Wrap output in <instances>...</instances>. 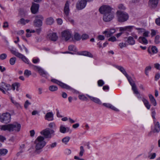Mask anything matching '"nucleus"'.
<instances>
[{
	"label": "nucleus",
	"instance_id": "680f3d73",
	"mask_svg": "<svg viewBox=\"0 0 160 160\" xmlns=\"http://www.w3.org/2000/svg\"><path fill=\"white\" fill-rule=\"evenodd\" d=\"M119 45L120 48H122L123 47H125L127 46L126 44L123 42L120 43L119 44Z\"/></svg>",
	"mask_w": 160,
	"mask_h": 160
},
{
	"label": "nucleus",
	"instance_id": "39448f33",
	"mask_svg": "<svg viewBox=\"0 0 160 160\" xmlns=\"http://www.w3.org/2000/svg\"><path fill=\"white\" fill-rule=\"evenodd\" d=\"M69 12V3L68 1H67L65 4L64 8V18L67 20H68L71 23L73 24L74 23V20L68 17Z\"/></svg>",
	"mask_w": 160,
	"mask_h": 160
},
{
	"label": "nucleus",
	"instance_id": "13d9d810",
	"mask_svg": "<svg viewBox=\"0 0 160 160\" xmlns=\"http://www.w3.org/2000/svg\"><path fill=\"white\" fill-rule=\"evenodd\" d=\"M117 39L116 37L114 36L112 37L109 38L108 39L109 41H111L112 42L115 41Z\"/></svg>",
	"mask_w": 160,
	"mask_h": 160
},
{
	"label": "nucleus",
	"instance_id": "a19ab883",
	"mask_svg": "<svg viewBox=\"0 0 160 160\" xmlns=\"http://www.w3.org/2000/svg\"><path fill=\"white\" fill-rule=\"evenodd\" d=\"M151 69V67L150 66L147 67L145 69V72L147 76L148 75V72Z\"/></svg>",
	"mask_w": 160,
	"mask_h": 160
},
{
	"label": "nucleus",
	"instance_id": "3c124183",
	"mask_svg": "<svg viewBox=\"0 0 160 160\" xmlns=\"http://www.w3.org/2000/svg\"><path fill=\"white\" fill-rule=\"evenodd\" d=\"M118 8L121 10H124L126 9L125 7L122 4H120L118 6Z\"/></svg>",
	"mask_w": 160,
	"mask_h": 160
},
{
	"label": "nucleus",
	"instance_id": "0eeeda50",
	"mask_svg": "<svg viewBox=\"0 0 160 160\" xmlns=\"http://www.w3.org/2000/svg\"><path fill=\"white\" fill-rule=\"evenodd\" d=\"M11 120V115L8 112L2 114L0 116V121L4 123H8Z\"/></svg>",
	"mask_w": 160,
	"mask_h": 160
},
{
	"label": "nucleus",
	"instance_id": "e433bc0d",
	"mask_svg": "<svg viewBox=\"0 0 160 160\" xmlns=\"http://www.w3.org/2000/svg\"><path fill=\"white\" fill-rule=\"evenodd\" d=\"M16 60V58L15 57L11 58L9 60V62L11 65H13L15 64Z\"/></svg>",
	"mask_w": 160,
	"mask_h": 160
},
{
	"label": "nucleus",
	"instance_id": "9b49d317",
	"mask_svg": "<svg viewBox=\"0 0 160 160\" xmlns=\"http://www.w3.org/2000/svg\"><path fill=\"white\" fill-rule=\"evenodd\" d=\"M86 0H79L76 4V8L79 10L84 8L87 4Z\"/></svg>",
	"mask_w": 160,
	"mask_h": 160
},
{
	"label": "nucleus",
	"instance_id": "6ab92c4d",
	"mask_svg": "<svg viewBox=\"0 0 160 160\" xmlns=\"http://www.w3.org/2000/svg\"><path fill=\"white\" fill-rule=\"evenodd\" d=\"M160 131V125L158 122H157L156 123L154 122V129L152 130V132L154 133H158Z\"/></svg>",
	"mask_w": 160,
	"mask_h": 160
},
{
	"label": "nucleus",
	"instance_id": "a18cd8bd",
	"mask_svg": "<svg viewBox=\"0 0 160 160\" xmlns=\"http://www.w3.org/2000/svg\"><path fill=\"white\" fill-rule=\"evenodd\" d=\"M88 35L86 34H83L81 37V38L82 40H86L88 39Z\"/></svg>",
	"mask_w": 160,
	"mask_h": 160
},
{
	"label": "nucleus",
	"instance_id": "4be33fe9",
	"mask_svg": "<svg viewBox=\"0 0 160 160\" xmlns=\"http://www.w3.org/2000/svg\"><path fill=\"white\" fill-rule=\"evenodd\" d=\"M102 104L104 106L107 108H110L111 109L116 112H119V110H118V109L117 108H116L110 103H103Z\"/></svg>",
	"mask_w": 160,
	"mask_h": 160
},
{
	"label": "nucleus",
	"instance_id": "2f4dec72",
	"mask_svg": "<svg viewBox=\"0 0 160 160\" xmlns=\"http://www.w3.org/2000/svg\"><path fill=\"white\" fill-rule=\"evenodd\" d=\"M57 145V143L56 142H54L51 144L47 145L46 147L48 149H51L56 147Z\"/></svg>",
	"mask_w": 160,
	"mask_h": 160
},
{
	"label": "nucleus",
	"instance_id": "393cba45",
	"mask_svg": "<svg viewBox=\"0 0 160 160\" xmlns=\"http://www.w3.org/2000/svg\"><path fill=\"white\" fill-rule=\"evenodd\" d=\"M69 130V128H66L62 125H61L60 127L59 131L62 133H64L66 132H68Z\"/></svg>",
	"mask_w": 160,
	"mask_h": 160
},
{
	"label": "nucleus",
	"instance_id": "052dcab7",
	"mask_svg": "<svg viewBox=\"0 0 160 160\" xmlns=\"http://www.w3.org/2000/svg\"><path fill=\"white\" fill-rule=\"evenodd\" d=\"M155 68L157 69L160 70V64L158 63H155L154 64Z\"/></svg>",
	"mask_w": 160,
	"mask_h": 160
},
{
	"label": "nucleus",
	"instance_id": "e2e57ef3",
	"mask_svg": "<svg viewBox=\"0 0 160 160\" xmlns=\"http://www.w3.org/2000/svg\"><path fill=\"white\" fill-rule=\"evenodd\" d=\"M156 156V154L155 153H153L152 154L151 156H149V158L150 159H153L155 158Z\"/></svg>",
	"mask_w": 160,
	"mask_h": 160
},
{
	"label": "nucleus",
	"instance_id": "bb28decb",
	"mask_svg": "<svg viewBox=\"0 0 160 160\" xmlns=\"http://www.w3.org/2000/svg\"><path fill=\"white\" fill-rule=\"evenodd\" d=\"M142 101L144 105L148 109H149L150 108L151 105L150 104L148 101L146 99L144 98H142Z\"/></svg>",
	"mask_w": 160,
	"mask_h": 160
},
{
	"label": "nucleus",
	"instance_id": "a878e982",
	"mask_svg": "<svg viewBox=\"0 0 160 160\" xmlns=\"http://www.w3.org/2000/svg\"><path fill=\"white\" fill-rule=\"evenodd\" d=\"M148 97L151 103L154 106H156L157 104V103L154 97L151 94H149L148 95Z\"/></svg>",
	"mask_w": 160,
	"mask_h": 160
},
{
	"label": "nucleus",
	"instance_id": "49530a36",
	"mask_svg": "<svg viewBox=\"0 0 160 160\" xmlns=\"http://www.w3.org/2000/svg\"><path fill=\"white\" fill-rule=\"evenodd\" d=\"M2 84H4L5 85V87H6V88H5V89L6 90L8 91V90H10L11 89V86L10 84H5L3 82H2Z\"/></svg>",
	"mask_w": 160,
	"mask_h": 160
},
{
	"label": "nucleus",
	"instance_id": "6e6d98bb",
	"mask_svg": "<svg viewBox=\"0 0 160 160\" xmlns=\"http://www.w3.org/2000/svg\"><path fill=\"white\" fill-rule=\"evenodd\" d=\"M97 39L98 40H103L104 39V37L102 35H99L97 37Z\"/></svg>",
	"mask_w": 160,
	"mask_h": 160
},
{
	"label": "nucleus",
	"instance_id": "de8ad7c7",
	"mask_svg": "<svg viewBox=\"0 0 160 160\" xmlns=\"http://www.w3.org/2000/svg\"><path fill=\"white\" fill-rule=\"evenodd\" d=\"M31 104V103L29 102L28 100H27L24 103V107L26 109H27L28 106Z\"/></svg>",
	"mask_w": 160,
	"mask_h": 160
},
{
	"label": "nucleus",
	"instance_id": "69168bd1",
	"mask_svg": "<svg viewBox=\"0 0 160 160\" xmlns=\"http://www.w3.org/2000/svg\"><path fill=\"white\" fill-rule=\"evenodd\" d=\"M57 21L59 25H61L62 23V20L61 18H58L57 19Z\"/></svg>",
	"mask_w": 160,
	"mask_h": 160
},
{
	"label": "nucleus",
	"instance_id": "79ce46f5",
	"mask_svg": "<svg viewBox=\"0 0 160 160\" xmlns=\"http://www.w3.org/2000/svg\"><path fill=\"white\" fill-rule=\"evenodd\" d=\"M79 98L80 99L83 101L87 100L88 99L84 95H81L79 96Z\"/></svg>",
	"mask_w": 160,
	"mask_h": 160
},
{
	"label": "nucleus",
	"instance_id": "bf43d9fd",
	"mask_svg": "<svg viewBox=\"0 0 160 160\" xmlns=\"http://www.w3.org/2000/svg\"><path fill=\"white\" fill-rule=\"evenodd\" d=\"M160 77V74L159 73H157L156 74L155 77V80L157 81L159 79Z\"/></svg>",
	"mask_w": 160,
	"mask_h": 160
},
{
	"label": "nucleus",
	"instance_id": "603ef678",
	"mask_svg": "<svg viewBox=\"0 0 160 160\" xmlns=\"http://www.w3.org/2000/svg\"><path fill=\"white\" fill-rule=\"evenodd\" d=\"M160 38V37L159 35H157L155 37V42L156 44H158L159 42L160 41L159 40Z\"/></svg>",
	"mask_w": 160,
	"mask_h": 160
},
{
	"label": "nucleus",
	"instance_id": "338daca9",
	"mask_svg": "<svg viewBox=\"0 0 160 160\" xmlns=\"http://www.w3.org/2000/svg\"><path fill=\"white\" fill-rule=\"evenodd\" d=\"M131 35L134 39H137L138 38L137 35L133 32L131 33Z\"/></svg>",
	"mask_w": 160,
	"mask_h": 160
},
{
	"label": "nucleus",
	"instance_id": "c756f323",
	"mask_svg": "<svg viewBox=\"0 0 160 160\" xmlns=\"http://www.w3.org/2000/svg\"><path fill=\"white\" fill-rule=\"evenodd\" d=\"M54 22V20L52 17H49L46 20V23L47 24L51 25Z\"/></svg>",
	"mask_w": 160,
	"mask_h": 160
},
{
	"label": "nucleus",
	"instance_id": "9d476101",
	"mask_svg": "<svg viewBox=\"0 0 160 160\" xmlns=\"http://www.w3.org/2000/svg\"><path fill=\"white\" fill-rule=\"evenodd\" d=\"M127 78L130 84L132 86V90L133 91V93L135 94H139V92L137 89L135 83L131 77L128 76V77H127Z\"/></svg>",
	"mask_w": 160,
	"mask_h": 160
},
{
	"label": "nucleus",
	"instance_id": "c9c22d12",
	"mask_svg": "<svg viewBox=\"0 0 160 160\" xmlns=\"http://www.w3.org/2000/svg\"><path fill=\"white\" fill-rule=\"evenodd\" d=\"M58 87L57 86L54 85L50 86L49 88V90L52 92L56 91L58 90Z\"/></svg>",
	"mask_w": 160,
	"mask_h": 160
},
{
	"label": "nucleus",
	"instance_id": "cd10ccee",
	"mask_svg": "<svg viewBox=\"0 0 160 160\" xmlns=\"http://www.w3.org/2000/svg\"><path fill=\"white\" fill-rule=\"evenodd\" d=\"M116 67L117 69L119 70L126 77V78L129 76L127 74L125 69L123 67L121 66H117Z\"/></svg>",
	"mask_w": 160,
	"mask_h": 160
},
{
	"label": "nucleus",
	"instance_id": "5701e85b",
	"mask_svg": "<svg viewBox=\"0 0 160 160\" xmlns=\"http://www.w3.org/2000/svg\"><path fill=\"white\" fill-rule=\"evenodd\" d=\"M86 95L89 98L90 100L93 101L95 103H97L98 104L100 105L102 104V102L100 99L97 98L89 96L88 94H86Z\"/></svg>",
	"mask_w": 160,
	"mask_h": 160
},
{
	"label": "nucleus",
	"instance_id": "4468645a",
	"mask_svg": "<svg viewBox=\"0 0 160 160\" xmlns=\"http://www.w3.org/2000/svg\"><path fill=\"white\" fill-rule=\"evenodd\" d=\"M71 36V33L68 30H65L62 32V38L66 41H67L70 39Z\"/></svg>",
	"mask_w": 160,
	"mask_h": 160
},
{
	"label": "nucleus",
	"instance_id": "7ed1b4c3",
	"mask_svg": "<svg viewBox=\"0 0 160 160\" xmlns=\"http://www.w3.org/2000/svg\"><path fill=\"white\" fill-rule=\"evenodd\" d=\"M44 138L43 137L39 136L38 137L35 141L34 143L35 144L36 150L42 149L46 145V142L44 141Z\"/></svg>",
	"mask_w": 160,
	"mask_h": 160
},
{
	"label": "nucleus",
	"instance_id": "37998d69",
	"mask_svg": "<svg viewBox=\"0 0 160 160\" xmlns=\"http://www.w3.org/2000/svg\"><path fill=\"white\" fill-rule=\"evenodd\" d=\"M7 57V54L6 53H2L0 55V59L1 60H3L6 58Z\"/></svg>",
	"mask_w": 160,
	"mask_h": 160
},
{
	"label": "nucleus",
	"instance_id": "72a5a7b5",
	"mask_svg": "<svg viewBox=\"0 0 160 160\" xmlns=\"http://www.w3.org/2000/svg\"><path fill=\"white\" fill-rule=\"evenodd\" d=\"M85 152V150L82 146H81L80 147V152L79 155L80 157H82Z\"/></svg>",
	"mask_w": 160,
	"mask_h": 160
},
{
	"label": "nucleus",
	"instance_id": "b1692460",
	"mask_svg": "<svg viewBox=\"0 0 160 160\" xmlns=\"http://www.w3.org/2000/svg\"><path fill=\"white\" fill-rule=\"evenodd\" d=\"M127 38L126 42L129 45H133L135 43V40L131 36H129Z\"/></svg>",
	"mask_w": 160,
	"mask_h": 160
},
{
	"label": "nucleus",
	"instance_id": "dca6fc26",
	"mask_svg": "<svg viewBox=\"0 0 160 160\" xmlns=\"http://www.w3.org/2000/svg\"><path fill=\"white\" fill-rule=\"evenodd\" d=\"M158 0H149L148 6L151 8H155L157 6L158 4Z\"/></svg>",
	"mask_w": 160,
	"mask_h": 160
},
{
	"label": "nucleus",
	"instance_id": "f257e3e1",
	"mask_svg": "<svg viewBox=\"0 0 160 160\" xmlns=\"http://www.w3.org/2000/svg\"><path fill=\"white\" fill-rule=\"evenodd\" d=\"M10 51L11 53L17 57L21 58L22 60L25 63L32 65L33 67V69L36 71H38L39 74L42 75H46V72H44L43 70L40 67L32 65L29 63L28 59L24 55L17 52L16 49L14 48H11Z\"/></svg>",
	"mask_w": 160,
	"mask_h": 160
},
{
	"label": "nucleus",
	"instance_id": "2eb2a0df",
	"mask_svg": "<svg viewBox=\"0 0 160 160\" xmlns=\"http://www.w3.org/2000/svg\"><path fill=\"white\" fill-rule=\"evenodd\" d=\"M47 38L52 41H56L58 37L56 33H51L47 35Z\"/></svg>",
	"mask_w": 160,
	"mask_h": 160
},
{
	"label": "nucleus",
	"instance_id": "f3484780",
	"mask_svg": "<svg viewBox=\"0 0 160 160\" xmlns=\"http://www.w3.org/2000/svg\"><path fill=\"white\" fill-rule=\"evenodd\" d=\"M39 5L38 4L33 3L31 8V10L32 13L35 14L36 13L38 10Z\"/></svg>",
	"mask_w": 160,
	"mask_h": 160
},
{
	"label": "nucleus",
	"instance_id": "f03ea898",
	"mask_svg": "<svg viewBox=\"0 0 160 160\" xmlns=\"http://www.w3.org/2000/svg\"><path fill=\"white\" fill-rule=\"evenodd\" d=\"M21 128V124L16 122L12 124L0 125V129L1 130H8L9 132L15 131L18 132L20 131Z\"/></svg>",
	"mask_w": 160,
	"mask_h": 160
},
{
	"label": "nucleus",
	"instance_id": "7c9ffc66",
	"mask_svg": "<svg viewBox=\"0 0 160 160\" xmlns=\"http://www.w3.org/2000/svg\"><path fill=\"white\" fill-rule=\"evenodd\" d=\"M29 22V20L28 19L25 20L24 19L22 18L18 22V23L25 25L26 23H28Z\"/></svg>",
	"mask_w": 160,
	"mask_h": 160
},
{
	"label": "nucleus",
	"instance_id": "20e7f679",
	"mask_svg": "<svg viewBox=\"0 0 160 160\" xmlns=\"http://www.w3.org/2000/svg\"><path fill=\"white\" fill-rule=\"evenodd\" d=\"M118 20L119 22H122L126 21L129 18V15L126 12L118 11L117 12Z\"/></svg>",
	"mask_w": 160,
	"mask_h": 160
},
{
	"label": "nucleus",
	"instance_id": "4d7b16f0",
	"mask_svg": "<svg viewBox=\"0 0 160 160\" xmlns=\"http://www.w3.org/2000/svg\"><path fill=\"white\" fill-rule=\"evenodd\" d=\"M12 102L17 107H18L20 106V105L16 101L13 100L12 98H11V99Z\"/></svg>",
	"mask_w": 160,
	"mask_h": 160
},
{
	"label": "nucleus",
	"instance_id": "412c9836",
	"mask_svg": "<svg viewBox=\"0 0 160 160\" xmlns=\"http://www.w3.org/2000/svg\"><path fill=\"white\" fill-rule=\"evenodd\" d=\"M77 54L79 55H84L91 58L93 57V55L90 52L87 51L78 52Z\"/></svg>",
	"mask_w": 160,
	"mask_h": 160
},
{
	"label": "nucleus",
	"instance_id": "6e6552de",
	"mask_svg": "<svg viewBox=\"0 0 160 160\" xmlns=\"http://www.w3.org/2000/svg\"><path fill=\"white\" fill-rule=\"evenodd\" d=\"M54 132L53 130L47 128L41 131L40 133L44 136V138H50L52 137L51 135H54Z\"/></svg>",
	"mask_w": 160,
	"mask_h": 160
},
{
	"label": "nucleus",
	"instance_id": "0e129e2a",
	"mask_svg": "<svg viewBox=\"0 0 160 160\" xmlns=\"http://www.w3.org/2000/svg\"><path fill=\"white\" fill-rule=\"evenodd\" d=\"M149 33V32L148 31H145L143 33V37H148V35Z\"/></svg>",
	"mask_w": 160,
	"mask_h": 160
},
{
	"label": "nucleus",
	"instance_id": "aec40b11",
	"mask_svg": "<svg viewBox=\"0 0 160 160\" xmlns=\"http://www.w3.org/2000/svg\"><path fill=\"white\" fill-rule=\"evenodd\" d=\"M53 114L52 112H48L46 114L45 117V119L48 121H52L53 120Z\"/></svg>",
	"mask_w": 160,
	"mask_h": 160
},
{
	"label": "nucleus",
	"instance_id": "423d86ee",
	"mask_svg": "<svg viewBox=\"0 0 160 160\" xmlns=\"http://www.w3.org/2000/svg\"><path fill=\"white\" fill-rule=\"evenodd\" d=\"M35 20L33 21V25L36 27L39 28L42 24V21L44 20L43 16L41 15H36L34 17Z\"/></svg>",
	"mask_w": 160,
	"mask_h": 160
},
{
	"label": "nucleus",
	"instance_id": "ea45409f",
	"mask_svg": "<svg viewBox=\"0 0 160 160\" xmlns=\"http://www.w3.org/2000/svg\"><path fill=\"white\" fill-rule=\"evenodd\" d=\"M68 50L70 51L75 52L76 51V48L73 45H69L68 47Z\"/></svg>",
	"mask_w": 160,
	"mask_h": 160
},
{
	"label": "nucleus",
	"instance_id": "ddd939ff",
	"mask_svg": "<svg viewBox=\"0 0 160 160\" xmlns=\"http://www.w3.org/2000/svg\"><path fill=\"white\" fill-rule=\"evenodd\" d=\"M114 15L112 12L103 15V20L106 22L111 21L114 18Z\"/></svg>",
	"mask_w": 160,
	"mask_h": 160
},
{
	"label": "nucleus",
	"instance_id": "5fc2aeb1",
	"mask_svg": "<svg viewBox=\"0 0 160 160\" xmlns=\"http://www.w3.org/2000/svg\"><path fill=\"white\" fill-rule=\"evenodd\" d=\"M126 27V31L128 32H131V30L132 29V28L133 27V26H127Z\"/></svg>",
	"mask_w": 160,
	"mask_h": 160
},
{
	"label": "nucleus",
	"instance_id": "58836bf2",
	"mask_svg": "<svg viewBox=\"0 0 160 160\" xmlns=\"http://www.w3.org/2000/svg\"><path fill=\"white\" fill-rule=\"evenodd\" d=\"M32 74L31 72L30 71L28 70H25L24 71V74L25 76L28 77L29 76L31 75Z\"/></svg>",
	"mask_w": 160,
	"mask_h": 160
},
{
	"label": "nucleus",
	"instance_id": "8fccbe9b",
	"mask_svg": "<svg viewBox=\"0 0 160 160\" xmlns=\"http://www.w3.org/2000/svg\"><path fill=\"white\" fill-rule=\"evenodd\" d=\"M98 85L99 86H102L104 84V81L102 80H99L98 82Z\"/></svg>",
	"mask_w": 160,
	"mask_h": 160
},
{
	"label": "nucleus",
	"instance_id": "c85d7f7f",
	"mask_svg": "<svg viewBox=\"0 0 160 160\" xmlns=\"http://www.w3.org/2000/svg\"><path fill=\"white\" fill-rule=\"evenodd\" d=\"M138 40L140 43L143 44H146L148 43V40L144 37H139Z\"/></svg>",
	"mask_w": 160,
	"mask_h": 160
},
{
	"label": "nucleus",
	"instance_id": "f704fd0d",
	"mask_svg": "<svg viewBox=\"0 0 160 160\" xmlns=\"http://www.w3.org/2000/svg\"><path fill=\"white\" fill-rule=\"evenodd\" d=\"M70 139V137L67 136L63 138L62 140V142L65 144H67Z\"/></svg>",
	"mask_w": 160,
	"mask_h": 160
},
{
	"label": "nucleus",
	"instance_id": "4c0bfd02",
	"mask_svg": "<svg viewBox=\"0 0 160 160\" xmlns=\"http://www.w3.org/2000/svg\"><path fill=\"white\" fill-rule=\"evenodd\" d=\"M20 86V84L18 82H15L12 85V88L13 90H14L15 89V87L18 88Z\"/></svg>",
	"mask_w": 160,
	"mask_h": 160
},
{
	"label": "nucleus",
	"instance_id": "864d4df0",
	"mask_svg": "<svg viewBox=\"0 0 160 160\" xmlns=\"http://www.w3.org/2000/svg\"><path fill=\"white\" fill-rule=\"evenodd\" d=\"M48 127L50 128H54L56 127V125L54 123L52 122L49 124Z\"/></svg>",
	"mask_w": 160,
	"mask_h": 160
},
{
	"label": "nucleus",
	"instance_id": "1a4fd4ad",
	"mask_svg": "<svg viewBox=\"0 0 160 160\" xmlns=\"http://www.w3.org/2000/svg\"><path fill=\"white\" fill-rule=\"evenodd\" d=\"M100 13L103 15L112 12L111 8L108 5H103L99 9Z\"/></svg>",
	"mask_w": 160,
	"mask_h": 160
},
{
	"label": "nucleus",
	"instance_id": "473e14b6",
	"mask_svg": "<svg viewBox=\"0 0 160 160\" xmlns=\"http://www.w3.org/2000/svg\"><path fill=\"white\" fill-rule=\"evenodd\" d=\"M8 152V151L6 149H0V156L5 155Z\"/></svg>",
	"mask_w": 160,
	"mask_h": 160
},
{
	"label": "nucleus",
	"instance_id": "f8f14e48",
	"mask_svg": "<svg viewBox=\"0 0 160 160\" xmlns=\"http://www.w3.org/2000/svg\"><path fill=\"white\" fill-rule=\"evenodd\" d=\"M51 81L52 82L58 84L62 88L67 89H72L69 86L56 79H52Z\"/></svg>",
	"mask_w": 160,
	"mask_h": 160
},
{
	"label": "nucleus",
	"instance_id": "774afa93",
	"mask_svg": "<svg viewBox=\"0 0 160 160\" xmlns=\"http://www.w3.org/2000/svg\"><path fill=\"white\" fill-rule=\"evenodd\" d=\"M155 22L157 25L160 26V18H157L156 19Z\"/></svg>",
	"mask_w": 160,
	"mask_h": 160
},
{
	"label": "nucleus",
	"instance_id": "c03bdc74",
	"mask_svg": "<svg viewBox=\"0 0 160 160\" xmlns=\"http://www.w3.org/2000/svg\"><path fill=\"white\" fill-rule=\"evenodd\" d=\"M151 50L153 53H156L158 52V49L155 46H152Z\"/></svg>",
	"mask_w": 160,
	"mask_h": 160
},
{
	"label": "nucleus",
	"instance_id": "a211bd4d",
	"mask_svg": "<svg viewBox=\"0 0 160 160\" xmlns=\"http://www.w3.org/2000/svg\"><path fill=\"white\" fill-rule=\"evenodd\" d=\"M115 29L113 28L109 30H106L103 32L102 33L105 34L107 37H109L111 36L113 33L115 32Z\"/></svg>",
	"mask_w": 160,
	"mask_h": 160
},
{
	"label": "nucleus",
	"instance_id": "09e8293b",
	"mask_svg": "<svg viewBox=\"0 0 160 160\" xmlns=\"http://www.w3.org/2000/svg\"><path fill=\"white\" fill-rule=\"evenodd\" d=\"M74 38L77 40H79L81 38L80 35L78 33H76L74 35Z\"/></svg>",
	"mask_w": 160,
	"mask_h": 160
}]
</instances>
